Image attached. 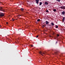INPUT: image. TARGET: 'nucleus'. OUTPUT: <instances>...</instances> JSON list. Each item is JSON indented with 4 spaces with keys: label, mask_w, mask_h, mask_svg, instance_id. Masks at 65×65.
Wrapping results in <instances>:
<instances>
[{
    "label": "nucleus",
    "mask_w": 65,
    "mask_h": 65,
    "mask_svg": "<svg viewBox=\"0 0 65 65\" xmlns=\"http://www.w3.org/2000/svg\"><path fill=\"white\" fill-rule=\"evenodd\" d=\"M4 14L3 13L0 12V18H1L2 17H4Z\"/></svg>",
    "instance_id": "obj_1"
},
{
    "label": "nucleus",
    "mask_w": 65,
    "mask_h": 65,
    "mask_svg": "<svg viewBox=\"0 0 65 65\" xmlns=\"http://www.w3.org/2000/svg\"><path fill=\"white\" fill-rule=\"evenodd\" d=\"M39 54H41V55H42V56H43L44 55H45L44 53L43 52H42L41 51H40L39 52Z\"/></svg>",
    "instance_id": "obj_2"
},
{
    "label": "nucleus",
    "mask_w": 65,
    "mask_h": 65,
    "mask_svg": "<svg viewBox=\"0 0 65 65\" xmlns=\"http://www.w3.org/2000/svg\"><path fill=\"white\" fill-rule=\"evenodd\" d=\"M0 10L1 11H2L3 12H4V10L3 9V7H0Z\"/></svg>",
    "instance_id": "obj_3"
},
{
    "label": "nucleus",
    "mask_w": 65,
    "mask_h": 65,
    "mask_svg": "<svg viewBox=\"0 0 65 65\" xmlns=\"http://www.w3.org/2000/svg\"><path fill=\"white\" fill-rule=\"evenodd\" d=\"M60 8H61V9H65V6H61V7H60Z\"/></svg>",
    "instance_id": "obj_4"
},
{
    "label": "nucleus",
    "mask_w": 65,
    "mask_h": 65,
    "mask_svg": "<svg viewBox=\"0 0 65 65\" xmlns=\"http://www.w3.org/2000/svg\"><path fill=\"white\" fill-rule=\"evenodd\" d=\"M35 1L36 2V3L37 4H38V2L39 1V0H36Z\"/></svg>",
    "instance_id": "obj_5"
},
{
    "label": "nucleus",
    "mask_w": 65,
    "mask_h": 65,
    "mask_svg": "<svg viewBox=\"0 0 65 65\" xmlns=\"http://www.w3.org/2000/svg\"><path fill=\"white\" fill-rule=\"evenodd\" d=\"M61 14H62V15H65V12L64 11H63L61 13Z\"/></svg>",
    "instance_id": "obj_6"
},
{
    "label": "nucleus",
    "mask_w": 65,
    "mask_h": 65,
    "mask_svg": "<svg viewBox=\"0 0 65 65\" xmlns=\"http://www.w3.org/2000/svg\"><path fill=\"white\" fill-rule=\"evenodd\" d=\"M65 17H63V19L62 20V22H64V20H65Z\"/></svg>",
    "instance_id": "obj_7"
},
{
    "label": "nucleus",
    "mask_w": 65,
    "mask_h": 65,
    "mask_svg": "<svg viewBox=\"0 0 65 65\" xmlns=\"http://www.w3.org/2000/svg\"><path fill=\"white\" fill-rule=\"evenodd\" d=\"M20 10L22 11V12H23V11H24V10L23 8H21Z\"/></svg>",
    "instance_id": "obj_8"
},
{
    "label": "nucleus",
    "mask_w": 65,
    "mask_h": 65,
    "mask_svg": "<svg viewBox=\"0 0 65 65\" xmlns=\"http://www.w3.org/2000/svg\"><path fill=\"white\" fill-rule=\"evenodd\" d=\"M48 3L47 2H45V3H44L45 5H48Z\"/></svg>",
    "instance_id": "obj_9"
},
{
    "label": "nucleus",
    "mask_w": 65,
    "mask_h": 65,
    "mask_svg": "<svg viewBox=\"0 0 65 65\" xmlns=\"http://www.w3.org/2000/svg\"><path fill=\"white\" fill-rule=\"evenodd\" d=\"M45 23H46V25H47V24H48V23H49V22H48L47 21H46Z\"/></svg>",
    "instance_id": "obj_10"
},
{
    "label": "nucleus",
    "mask_w": 65,
    "mask_h": 65,
    "mask_svg": "<svg viewBox=\"0 0 65 65\" xmlns=\"http://www.w3.org/2000/svg\"><path fill=\"white\" fill-rule=\"evenodd\" d=\"M51 24L52 25V26H53L54 25V24L53 22H52V23H51Z\"/></svg>",
    "instance_id": "obj_11"
},
{
    "label": "nucleus",
    "mask_w": 65,
    "mask_h": 65,
    "mask_svg": "<svg viewBox=\"0 0 65 65\" xmlns=\"http://www.w3.org/2000/svg\"><path fill=\"white\" fill-rule=\"evenodd\" d=\"M42 2H40L39 5H40V6H41V5H42Z\"/></svg>",
    "instance_id": "obj_12"
},
{
    "label": "nucleus",
    "mask_w": 65,
    "mask_h": 65,
    "mask_svg": "<svg viewBox=\"0 0 65 65\" xmlns=\"http://www.w3.org/2000/svg\"><path fill=\"white\" fill-rule=\"evenodd\" d=\"M40 21V19H38V20H37V21H38V22H39Z\"/></svg>",
    "instance_id": "obj_13"
},
{
    "label": "nucleus",
    "mask_w": 65,
    "mask_h": 65,
    "mask_svg": "<svg viewBox=\"0 0 65 65\" xmlns=\"http://www.w3.org/2000/svg\"><path fill=\"white\" fill-rule=\"evenodd\" d=\"M46 12H48V10H46Z\"/></svg>",
    "instance_id": "obj_14"
},
{
    "label": "nucleus",
    "mask_w": 65,
    "mask_h": 65,
    "mask_svg": "<svg viewBox=\"0 0 65 65\" xmlns=\"http://www.w3.org/2000/svg\"><path fill=\"white\" fill-rule=\"evenodd\" d=\"M56 9H54L53 10V11L55 12L56 11Z\"/></svg>",
    "instance_id": "obj_15"
},
{
    "label": "nucleus",
    "mask_w": 65,
    "mask_h": 65,
    "mask_svg": "<svg viewBox=\"0 0 65 65\" xmlns=\"http://www.w3.org/2000/svg\"><path fill=\"white\" fill-rule=\"evenodd\" d=\"M56 1H58V2H60V1L61 0H56Z\"/></svg>",
    "instance_id": "obj_16"
},
{
    "label": "nucleus",
    "mask_w": 65,
    "mask_h": 65,
    "mask_svg": "<svg viewBox=\"0 0 65 65\" xmlns=\"http://www.w3.org/2000/svg\"><path fill=\"white\" fill-rule=\"evenodd\" d=\"M56 28H58V26H56Z\"/></svg>",
    "instance_id": "obj_17"
},
{
    "label": "nucleus",
    "mask_w": 65,
    "mask_h": 65,
    "mask_svg": "<svg viewBox=\"0 0 65 65\" xmlns=\"http://www.w3.org/2000/svg\"><path fill=\"white\" fill-rule=\"evenodd\" d=\"M42 27H43V28H44V26H45L44 25H42Z\"/></svg>",
    "instance_id": "obj_18"
},
{
    "label": "nucleus",
    "mask_w": 65,
    "mask_h": 65,
    "mask_svg": "<svg viewBox=\"0 0 65 65\" xmlns=\"http://www.w3.org/2000/svg\"><path fill=\"white\" fill-rule=\"evenodd\" d=\"M57 36H59V34H57Z\"/></svg>",
    "instance_id": "obj_19"
},
{
    "label": "nucleus",
    "mask_w": 65,
    "mask_h": 65,
    "mask_svg": "<svg viewBox=\"0 0 65 65\" xmlns=\"http://www.w3.org/2000/svg\"><path fill=\"white\" fill-rule=\"evenodd\" d=\"M31 47H33V45H30Z\"/></svg>",
    "instance_id": "obj_20"
},
{
    "label": "nucleus",
    "mask_w": 65,
    "mask_h": 65,
    "mask_svg": "<svg viewBox=\"0 0 65 65\" xmlns=\"http://www.w3.org/2000/svg\"><path fill=\"white\" fill-rule=\"evenodd\" d=\"M18 16H19V17H20V16H21V15H18Z\"/></svg>",
    "instance_id": "obj_21"
},
{
    "label": "nucleus",
    "mask_w": 65,
    "mask_h": 65,
    "mask_svg": "<svg viewBox=\"0 0 65 65\" xmlns=\"http://www.w3.org/2000/svg\"><path fill=\"white\" fill-rule=\"evenodd\" d=\"M38 37V36H36V38H37V37Z\"/></svg>",
    "instance_id": "obj_22"
},
{
    "label": "nucleus",
    "mask_w": 65,
    "mask_h": 65,
    "mask_svg": "<svg viewBox=\"0 0 65 65\" xmlns=\"http://www.w3.org/2000/svg\"><path fill=\"white\" fill-rule=\"evenodd\" d=\"M58 43V41H56V43Z\"/></svg>",
    "instance_id": "obj_23"
},
{
    "label": "nucleus",
    "mask_w": 65,
    "mask_h": 65,
    "mask_svg": "<svg viewBox=\"0 0 65 65\" xmlns=\"http://www.w3.org/2000/svg\"><path fill=\"white\" fill-rule=\"evenodd\" d=\"M49 26H51V25H49Z\"/></svg>",
    "instance_id": "obj_24"
},
{
    "label": "nucleus",
    "mask_w": 65,
    "mask_h": 65,
    "mask_svg": "<svg viewBox=\"0 0 65 65\" xmlns=\"http://www.w3.org/2000/svg\"><path fill=\"white\" fill-rule=\"evenodd\" d=\"M6 24H8V22H7Z\"/></svg>",
    "instance_id": "obj_25"
},
{
    "label": "nucleus",
    "mask_w": 65,
    "mask_h": 65,
    "mask_svg": "<svg viewBox=\"0 0 65 65\" xmlns=\"http://www.w3.org/2000/svg\"><path fill=\"white\" fill-rule=\"evenodd\" d=\"M14 20H15L14 19H13V21H14Z\"/></svg>",
    "instance_id": "obj_26"
},
{
    "label": "nucleus",
    "mask_w": 65,
    "mask_h": 65,
    "mask_svg": "<svg viewBox=\"0 0 65 65\" xmlns=\"http://www.w3.org/2000/svg\"><path fill=\"white\" fill-rule=\"evenodd\" d=\"M50 37H52V36H50Z\"/></svg>",
    "instance_id": "obj_27"
},
{
    "label": "nucleus",
    "mask_w": 65,
    "mask_h": 65,
    "mask_svg": "<svg viewBox=\"0 0 65 65\" xmlns=\"http://www.w3.org/2000/svg\"><path fill=\"white\" fill-rule=\"evenodd\" d=\"M45 26H46V25H44Z\"/></svg>",
    "instance_id": "obj_28"
},
{
    "label": "nucleus",
    "mask_w": 65,
    "mask_h": 65,
    "mask_svg": "<svg viewBox=\"0 0 65 65\" xmlns=\"http://www.w3.org/2000/svg\"><path fill=\"white\" fill-rule=\"evenodd\" d=\"M0 3H1V2H0Z\"/></svg>",
    "instance_id": "obj_29"
},
{
    "label": "nucleus",
    "mask_w": 65,
    "mask_h": 65,
    "mask_svg": "<svg viewBox=\"0 0 65 65\" xmlns=\"http://www.w3.org/2000/svg\"><path fill=\"white\" fill-rule=\"evenodd\" d=\"M55 39H56V38H55Z\"/></svg>",
    "instance_id": "obj_30"
}]
</instances>
